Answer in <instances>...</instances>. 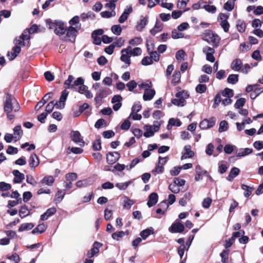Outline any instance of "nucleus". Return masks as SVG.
<instances>
[{
  "mask_svg": "<svg viewBox=\"0 0 263 263\" xmlns=\"http://www.w3.org/2000/svg\"><path fill=\"white\" fill-rule=\"evenodd\" d=\"M233 96L232 89L225 88L222 91L216 95L214 98V107H216L221 102L223 106H227L232 103L231 98Z\"/></svg>",
  "mask_w": 263,
  "mask_h": 263,
  "instance_id": "f257e3e1",
  "label": "nucleus"
},
{
  "mask_svg": "<svg viewBox=\"0 0 263 263\" xmlns=\"http://www.w3.org/2000/svg\"><path fill=\"white\" fill-rule=\"evenodd\" d=\"M202 38L208 43L212 44L214 47H217L220 41V37L210 30L205 31Z\"/></svg>",
  "mask_w": 263,
  "mask_h": 263,
  "instance_id": "f03ea898",
  "label": "nucleus"
},
{
  "mask_svg": "<svg viewBox=\"0 0 263 263\" xmlns=\"http://www.w3.org/2000/svg\"><path fill=\"white\" fill-rule=\"evenodd\" d=\"M20 106L17 101L10 96H8L4 103V110L6 113L16 112L19 110Z\"/></svg>",
  "mask_w": 263,
  "mask_h": 263,
  "instance_id": "7ed1b4c3",
  "label": "nucleus"
},
{
  "mask_svg": "<svg viewBox=\"0 0 263 263\" xmlns=\"http://www.w3.org/2000/svg\"><path fill=\"white\" fill-rule=\"evenodd\" d=\"M80 29V25H77L76 27L70 26L66 29V35L62 36V39L66 41L73 42L75 41L77 33Z\"/></svg>",
  "mask_w": 263,
  "mask_h": 263,
  "instance_id": "20e7f679",
  "label": "nucleus"
},
{
  "mask_svg": "<svg viewBox=\"0 0 263 263\" xmlns=\"http://www.w3.org/2000/svg\"><path fill=\"white\" fill-rule=\"evenodd\" d=\"M24 41L21 39L20 37L18 39H16L14 41L15 46L12 48V52L8 53V57L10 60H12L15 58L18 53L20 52L21 50V47L25 46Z\"/></svg>",
  "mask_w": 263,
  "mask_h": 263,
  "instance_id": "39448f33",
  "label": "nucleus"
},
{
  "mask_svg": "<svg viewBox=\"0 0 263 263\" xmlns=\"http://www.w3.org/2000/svg\"><path fill=\"white\" fill-rule=\"evenodd\" d=\"M189 96L187 92L182 91L176 94V98L172 100V103L178 106H183L185 105V99Z\"/></svg>",
  "mask_w": 263,
  "mask_h": 263,
  "instance_id": "423d86ee",
  "label": "nucleus"
},
{
  "mask_svg": "<svg viewBox=\"0 0 263 263\" xmlns=\"http://www.w3.org/2000/svg\"><path fill=\"white\" fill-rule=\"evenodd\" d=\"M160 124L158 122H155L153 125H145L144 129L145 132L144 133V136L148 138L153 136L154 133L159 130Z\"/></svg>",
  "mask_w": 263,
  "mask_h": 263,
  "instance_id": "0eeeda50",
  "label": "nucleus"
},
{
  "mask_svg": "<svg viewBox=\"0 0 263 263\" xmlns=\"http://www.w3.org/2000/svg\"><path fill=\"white\" fill-rule=\"evenodd\" d=\"M130 49V46H128L126 48H124L121 50V56L120 57V60L122 62H124L125 64H126L127 66L130 65V54L129 52Z\"/></svg>",
  "mask_w": 263,
  "mask_h": 263,
  "instance_id": "6e6552de",
  "label": "nucleus"
},
{
  "mask_svg": "<svg viewBox=\"0 0 263 263\" xmlns=\"http://www.w3.org/2000/svg\"><path fill=\"white\" fill-rule=\"evenodd\" d=\"M70 136L71 140L74 143L81 146H83L84 145L85 142L79 132L72 130L70 134Z\"/></svg>",
  "mask_w": 263,
  "mask_h": 263,
  "instance_id": "1a4fd4ad",
  "label": "nucleus"
},
{
  "mask_svg": "<svg viewBox=\"0 0 263 263\" xmlns=\"http://www.w3.org/2000/svg\"><path fill=\"white\" fill-rule=\"evenodd\" d=\"M203 52L206 55V60L210 62L213 63L215 59L214 56L215 50L210 47L205 46L202 49Z\"/></svg>",
  "mask_w": 263,
  "mask_h": 263,
  "instance_id": "9d476101",
  "label": "nucleus"
},
{
  "mask_svg": "<svg viewBox=\"0 0 263 263\" xmlns=\"http://www.w3.org/2000/svg\"><path fill=\"white\" fill-rule=\"evenodd\" d=\"M184 230V226L183 224L178 221H176L173 223L169 228L168 230L170 232L174 233H182Z\"/></svg>",
  "mask_w": 263,
  "mask_h": 263,
  "instance_id": "9b49d317",
  "label": "nucleus"
},
{
  "mask_svg": "<svg viewBox=\"0 0 263 263\" xmlns=\"http://www.w3.org/2000/svg\"><path fill=\"white\" fill-rule=\"evenodd\" d=\"M215 124V120L212 118L209 119H204L202 120L199 124V127L202 129H206L212 127Z\"/></svg>",
  "mask_w": 263,
  "mask_h": 263,
  "instance_id": "f8f14e48",
  "label": "nucleus"
},
{
  "mask_svg": "<svg viewBox=\"0 0 263 263\" xmlns=\"http://www.w3.org/2000/svg\"><path fill=\"white\" fill-rule=\"evenodd\" d=\"M68 94V92L66 90L62 91L59 101L58 102L55 101V104L57 105V108L62 109L64 108L65 102L67 99Z\"/></svg>",
  "mask_w": 263,
  "mask_h": 263,
  "instance_id": "ddd939ff",
  "label": "nucleus"
},
{
  "mask_svg": "<svg viewBox=\"0 0 263 263\" xmlns=\"http://www.w3.org/2000/svg\"><path fill=\"white\" fill-rule=\"evenodd\" d=\"M194 155V153L193 151L191 150V146L189 145H185L184 147L183 151L182 153V156L181 157V159H185L187 158H190L193 157Z\"/></svg>",
  "mask_w": 263,
  "mask_h": 263,
  "instance_id": "4468645a",
  "label": "nucleus"
},
{
  "mask_svg": "<svg viewBox=\"0 0 263 263\" xmlns=\"http://www.w3.org/2000/svg\"><path fill=\"white\" fill-rule=\"evenodd\" d=\"M102 246V243L97 241L95 242L92 248L87 252V256L89 258L92 257L99 252V248L101 247Z\"/></svg>",
  "mask_w": 263,
  "mask_h": 263,
  "instance_id": "2eb2a0df",
  "label": "nucleus"
},
{
  "mask_svg": "<svg viewBox=\"0 0 263 263\" xmlns=\"http://www.w3.org/2000/svg\"><path fill=\"white\" fill-rule=\"evenodd\" d=\"M120 156L119 153L117 152L109 153L107 155L106 159L108 163L113 164L119 159Z\"/></svg>",
  "mask_w": 263,
  "mask_h": 263,
  "instance_id": "dca6fc26",
  "label": "nucleus"
},
{
  "mask_svg": "<svg viewBox=\"0 0 263 263\" xmlns=\"http://www.w3.org/2000/svg\"><path fill=\"white\" fill-rule=\"evenodd\" d=\"M13 134L12 135L14 137V141H17L19 140L22 138L23 134L21 126L18 125L15 126L13 129Z\"/></svg>",
  "mask_w": 263,
  "mask_h": 263,
  "instance_id": "f3484780",
  "label": "nucleus"
},
{
  "mask_svg": "<svg viewBox=\"0 0 263 263\" xmlns=\"http://www.w3.org/2000/svg\"><path fill=\"white\" fill-rule=\"evenodd\" d=\"M148 23V17L146 16L141 17L140 20L138 22L136 25V29L139 31H141L144 28L145 26Z\"/></svg>",
  "mask_w": 263,
  "mask_h": 263,
  "instance_id": "a211bd4d",
  "label": "nucleus"
},
{
  "mask_svg": "<svg viewBox=\"0 0 263 263\" xmlns=\"http://www.w3.org/2000/svg\"><path fill=\"white\" fill-rule=\"evenodd\" d=\"M28 163L30 166L32 168H35L38 166L40 161L36 154H32L31 155L28 160Z\"/></svg>",
  "mask_w": 263,
  "mask_h": 263,
  "instance_id": "6ab92c4d",
  "label": "nucleus"
},
{
  "mask_svg": "<svg viewBox=\"0 0 263 263\" xmlns=\"http://www.w3.org/2000/svg\"><path fill=\"white\" fill-rule=\"evenodd\" d=\"M253 152V149L250 148H241L237 150L236 156L238 157H245L251 154Z\"/></svg>",
  "mask_w": 263,
  "mask_h": 263,
  "instance_id": "aec40b11",
  "label": "nucleus"
},
{
  "mask_svg": "<svg viewBox=\"0 0 263 263\" xmlns=\"http://www.w3.org/2000/svg\"><path fill=\"white\" fill-rule=\"evenodd\" d=\"M133 9L132 6H129V7L126 8L123 13L120 16L119 19V22L120 23H124L128 17L129 14L132 12Z\"/></svg>",
  "mask_w": 263,
  "mask_h": 263,
  "instance_id": "412c9836",
  "label": "nucleus"
},
{
  "mask_svg": "<svg viewBox=\"0 0 263 263\" xmlns=\"http://www.w3.org/2000/svg\"><path fill=\"white\" fill-rule=\"evenodd\" d=\"M156 92L155 90L153 89H146L144 91L143 98L144 101H149L151 100L154 96H155Z\"/></svg>",
  "mask_w": 263,
  "mask_h": 263,
  "instance_id": "4be33fe9",
  "label": "nucleus"
},
{
  "mask_svg": "<svg viewBox=\"0 0 263 263\" xmlns=\"http://www.w3.org/2000/svg\"><path fill=\"white\" fill-rule=\"evenodd\" d=\"M123 208L129 210L131 206L135 203V201L129 199L127 196H124L122 198Z\"/></svg>",
  "mask_w": 263,
  "mask_h": 263,
  "instance_id": "5701e85b",
  "label": "nucleus"
},
{
  "mask_svg": "<svg viewBox=\"0 0 263 263\" xmlns=\"http://www.w3.org/2000/svg\"><path fill=\"white\" fill-rule=\"evenodd\" d=\"M158 201V195L156 193L151 194L148 197V201L147 202V205L149 207H152Z\"/></svg>",
  "mask_w": 263,
  "mask_h": 263,
  "instance_id": "b1692460",
  "label": "nucleus"
},
{
  "mask_svg": "<svg viewBox=\"0 0 263 263\" xmlns=\"http://www.w3.org/2000/svg\"><path fill=\"white\" fill-rule=\"evenodd\" d=\"M163 27V25L161 22L157 21L154 27L150 30V32L155 35L162 30Z\"/></svg>",
  "mask_w": 263,
  "mask_h": 263,
  "instance_id": "393cba45",
  "label": "nucleus"
},
{
  "mask_svg": "<svg viewBox=\"0 0 263 263\" xmlns=\"http://www.w3.org/2000/svg\"><path fill=\"white\" fill-rule=\"evenodd\" d=\"M13 174L15 177L13 181L16 183L21 182L25 178L24 175L20 172L18 170H14L13 171Z\"/></svg>",
  "mask_w": 263,
  "mask_h": 263,
  "instance_id": "a878e982",
  "label": "nucleus"
},
{
  "mask_svg": "<svg viewBox=\"0 0 263 263\" xmlns=\"http://www.w3.org/2000/svg\"><path fill=\"white\" fill-rule=\"evenodd\" d=\"M66 29L64 28V24L61 22H59L56 28H55L54 32L59 36H63L65 33Z\"/></svg>",
  "mask_w": 263,
  "mask_h": 263,
  "instance_id": "bb28decb",
  "label": "nucleus"
},
{
  "mask_svg": "<svg viewBox=\"0 0 263 263\" xmlns=\"http://www.w3.org/2000/svg\"><path fill=\"white\" fill-rule=\"evenodd\" d=\"M241 61L239 59H235L232 62L231 67L233 70L239 71L241 70Z\"/></svg>",
  "mask_w": 263,
  "mask_h": 263,
  "instance_id": "cd10ccee",
  "label": "nucleus"
},
{
  "mask_svg": "<svg viewBox=\"0 0 263 263\" xmlns=\"http://www.w3.org/2000/svg\"><path fill=\"white\" fill-rule=\"evenodd\" d=\"M128 234V232L127 231H118L114 233L111 237L113 239L119 241L125 235H127Z\"/></svg>",
  "mask_w": 263,
  "mask_h": 263,
  "instance_id": "c85d7f7f",
  "label": "nucleus"
},
{
  "mask_svg": "<svg viewBox=\"0 0 263 263\" xmlns=\"http://www.w3.org/2000/svg\"><path fill=\"white\" fill-rule=\"evenodd\" d=\"M54 182V179L52 176H47L44 177L41 181V184L51 186Z\"/></svg>",
  "mask_w": 263,
  "mask_h": 263,
  "instance_id": "c756f323",
  "label": "nucleus"
},
{
  "mask_svg": "<svg viewBox=\"0 0 263 263\" xmlns=\"http://www.w3.org/2000/svg\"><path fill=\"white\" fill-rule=\"evenodd\" d=\"M107 90L101 88L97 91L95 100L99 101L107 95Z\"/></svg>",
  "mask_w": 263,
  "mask_h": 263,
  "instance_id": "7c9ffc66",
  "label": "nucleus"
},
{
  "mask_svg": "<svg viewBox=\"0 0 263 263\" xmlns=\"http://www.w3.org/2000/svg\"><path fill=\"white\" fill-rule=\"evenodd\" d=\"M240 172V170L237 167H233L227 177V179L229 181L232 180V179L237 176Z\"/></svg>",
  "mask_w": 263,
  "mask_h": 263,
  "instance_id": "2f4dec72",
  "label": "nucleus"
},
{
  "mask_svg": "<svg viewBox=\"0 0 263 263\" xmlns=\"http://www.w3.org/2000/svg\"><path fill=\"white\" fill-rule=\"evenodd\" d=\"M181 124V122L179 119L171 118L169 120L167 127L168 129H170L173 126H180Z\"/></svg>",
  "mask_w": 263,
  "mask_h": 263,
  "instance_id": "473e14b6",
  "label": "nucleus"
},
{
  "mask_svg": "<svg viewBox=\"0 0 263 263\" xmlns=\"http://www.w3.org/2000/svg\"><path fill=\"white\" fill-rule=\"evenodd\" d=\"M236 27L239 32H244L246 30V25L245 22L241 20H238L236 22Z\"/></svg>",
  "mask_w": 263,
  "mask_h": 263,
  "instance_id": "72a5a7b5",
  "label": "nucleus"
},
{
  "mask_svg": "<svg viewBox=\"0 0 263 263\" xmlns=\"http://www.w3.org/2000/svg\"><path fill=\"white\" fill-rule=\"evenodd\" d=\"M153 234H154V229L153 228L151 227L141 231L140 236L143 239H145L148 236Z\"/></svg>",
  "mask_w": 263,
  "mask_h": 263,
  "instance_id": "f704fd0d",
  "label": "nucleus"
},
{
  "mask_svg": "<svg viewBox=\"0 0 263 263\" xmlns=\"http://www.w3.org/2000/svg\"><path fill=\"white\" fill-rule=\"evenodd\" d=\"M30 214V211L26 205L22 206L19 211V215L23 218Z\"/></svg>",
  "mask_w": 263,
  "mask_h": 263,
  "instance_id": "c9c22d12",
  "label": "nucleus"
},
{
  "mask_svg": "<svg viewBox=\"0 0 263 263\" xmlns=\"http://www.w3.org/2000/svg\"><path fill=\"white\" fill-rule=\"evenodd\" d=\"M34 227V225L32 223H25L21 225L18 229V231H24L31 230Z\"/></svg>",
  "mask_w": 263,
  "mask_h": 263,
  "instance_id": "e433bc0d",
  "label": "nucleus"
},
{
  "mask_svg": "<svg viewBox=\"0 0 263 263\" xmlns=\"http://www.w3.org/2000/svg\"><path fill=\"white\" fill-rule=\"evenodd\" d=\"M164 171V166L159 163L158 162V164L156 165L155 168L152 171L153 174L156 175L157 174H161Z\"/></svg>",
  "mask_w": 263,
  "mask_h": 263,
  "instance_id": "4c0bfd02",
  "label": "nucleus"
},
{
  "mask_svg": "<svg viewBox=\"0 0 263 263\" xmlns=\"http://www.w3.org/2000/svg\"><path fill=\"white\" fill-rule=\"evenodd\" d=\"M65 195V192L64 191H62V190L58 191L55 196L54 200L55 201L56 203L60 202L63 199Z\"/></svg>",
  "mask_w": 263,
  "mask_h": 263,
  "instance_id": "58836bf2",
  "label": "nucleus"
},
{
  "mask_svg": "<svg viewBox=\"0 0 263 263\" xmlns=\"http://www.w3.org/2000/svg\"><path fill=\"white\" fill-rule=\"evenodd\" d=\"M74 79V78L72 76L69 75L67 80H66L64 82L65 87L67 89L72 88V83Z\"/></svg>",
  "mask_w": 263,
  "mask_h": 263,
  "instance_id": "ea45409f",
  "label": "nucleus"
},
{
  "mask_svg": "<svg viewBox=\"0 0 263 263\" xmlns=\"http://www.w3.org/2000/svg\"><path fill=\"white\" fill-rule=\"evenodd\" d=\"M46 229L47 226L45 223H43L38 225L37 227L32 231V233H35L36 232H38L40 233H42L46 230Z\"/></svg>",
  "mask_w": 263,
  "mask_h": 263,
  "instance_id": "a19ab883",
  "label": "nucleus"
},
{
  "mask_svg": "<svg viewBox=\"0 0 263 263\" xmlns=\"http://www.w3.org/2000/svg\"><path fill=\"white\" fill-rule=\"evenodd\" d=\"M228 128L229 124L228 122L226 121L223 120L220 122L218 130L220 133L223 132L227 131L228 129Z\"/></svg>",
  "mask_w": 263,
  "mask_h": 263,
  "instance_id": "79ce46f5",
  "label": "nucleus"
},
{
  "mask_svg": "<svg viewBox=\"0 0 263 263\" xmlns=\"http://www.w3.org/2000/svg\"><path fill=\"white\" fill-rule=\"evenodd\" d=\"M228 82L232 84L236 83L238 81V75L232 74H230L227 79Z\"/></svg>",
  "mask_w": 263,
  "mask_h": 263,
  "instance_id": "37998d69",
  "label": "nucleus"
},
{
  "mask_svg": "<svg viewBox=\"0 0 263 263\" xmlns=\"http://www.w3.org/2000/svg\"><path fill=\"white\" fill-rule=\"evenodd\" d=\"M142 39L140 37H135L129 41V44L133 46H137L141 44Z\"/></svg>",
  "mask_w": 263,
  "mask_h": 263,
  "instance_id": "c03bdc74",
  "label": "nucleus"
},
{
  "mask_svg": "<svg viewBox=\"0 0 263 263\" xmlns=\"http://www.w3.org/2000/svg\"><path fill=\"white\" fill-rule=\"evenodd\" d=\"M129 52L130 55L134 57L139 56L142 53V49L140 47H136L133 49H132V48L130 47Z\"/></svg>",
  "mask_w": 263,
  "mask_h": 263,
  "instance_id": "a18cd8bd",
  "label": "nucleus"
},
{
  "mask_svg": "<svg viewBox=\"0 0 263 263\" xmlns=\"http://www.w3.org/2000/svg\"><path fill=\"white\" fill-rule=\"evenodd\" d=\"M181 78V74L179 71H176L174 72L173 75V79L172 82L174 84L178 83L180 80Z\"/></svg>",
  "mask_w": 263,
  "mask_h": 263,
  "instance_id": "49530a36",
  "label": "nucleus"
},
{
  "mask_svg": "<svg viewBox=\"0 0 263 263\" xmlns=\"http://www.w3.org/2000/svg\"><path fill=\"white\" fill-rule=\"evenodd\" d=\"M54 106L57 107L55 101H52L49 102L46 106L45 111L47 114H49L52 112L54 109Z\"/></svg>",
  "mask_w": 263,
  "mask_h": 263,
  "instance_id": "de8ad7c7",
  "label": "nucleus"
},
{
  "mask_svg": "<svg viewBox=\"0 0 263 263\" xmlns=\"http://www.w3.org/2000/svg\"><path fill=\"white\" fill-rule=\"evenodd\" d=\"M131 181H127L125 182L117 183L116 186L120 190H124L127 188L128 185L130 184Z\"/></svg>",
  "mask_w": 263,
  "mask_h": 263,
  "instance_id": "09e8293b",
  "label": "nucleus"
},
{
  "mask_svg": "<svg viewBox=\"0 0 263 263\" xmlns=\"http://www.w3.org/2000/svg\"><path fill=\"white\" fill-rule=\"evenodd\" d=\"M229 253V251L228 250H224L220 254V256L221 257V261L223 263H228V259Z\"/></svg>",
  "mask_w": 263,
  "mask_h": 263,
  "instance_id": "8fccbe9b",
  "label": "nucleus"
},
{
  "mask_svg": "<svg viewBox=\"0 0 263 263\" xmlns=\"http://www.w3.org/2000/svg\"><path fill=\"white\" fill-rule=\"evenodd\" d=\"M241 188L242 190L245 191V193L244 194V195L246 197H249L253 191V189L252 187H250L248 186V185L242 184L241 185Z\"/></svg>",
  "mask_w": 263,
  "mask_h": 263,
  "instance_id": "3c124183",
  "label": "nucleus"
},
{
  "mask_svg": "<svg viewBox=\"0 0 263 263\" xmlns=\"http://www.w3.org/2000/svg\"><path fill=\"white\" fill-rule=\"evenodd\" d=\"M203 8H204L206 11L211 13H214L216 10V8L215 6L213 5H207L204 2Z\"/></svg>",
  "mask_w": 263,
  "mask_h": 263,
  "instance_id": "603ef678",
  "label": "nucleus"
},
{
  "mask_svg": "<svg viewBox=\"0 0 263 263\" xmlns=\"http://www.w3.org/2000/svg\"><path fill=\"white\" fill-rule=\"evenodd\" d=\"M111 31L113 33L117 35H119L121 33L122 29L120 25H113L111 28Z\"/></svg>",
  "mask_w": 263,
  "mask_h": 263,
  "instance_id": "864d4df0",
  "label": "nucleus"
},
{
  "mask_svg": "<svg viewBox=\"0 0 263 263\" xmlns=\"http://www.w3.org/2000/svg\"><path fill=\"white\" fill-rule=\"evenodd\" d=\"M206 88L205 84H199L196 87V91L198 93H202L206 91Z\"/></svg>",
  "mask_w": 263,
  "mask_h": 263,
  "instance_id": "5fc2aeb1",
  "label": "nucleus"
},
{
  "mask_svg": "<svg viewBox=\"0 0 263 263\" xmlns=\"http://www.w3.org/2000/svg\"><path fill=\"white\" fill-rule=\"evenodd\" d=\"M101 15L102 17L104 18H109L112 16H114L116 15V12L115 11H103L101 13Z\"/></svg>",
  "mask_w": 263,
  "mask_h": 263,
  "instance_id": "6e6d98bb",
  "label": "nucleus"
},
{
  "mask_svg": "<svg viewBox=\"0 0 263 263\" xmlns=\"http://www.w3.org/2000/svg\"><path fill=\"white\" fill-rule=\"evenodd\" d=\"M77 177V174L75 173H68L65 176L66 179L70 182L76 180Z\"/></svg>",
  "mask_w": 263,
  "mask_h": 263,
  "instance_id": "4d7b16f0",
  "label": "nucleus"
},
{
  "mask_svg": "<svg viewBox=\"0 0 263 263\" xmlns=\"http://www.w3.org/2000/svg\"><path fill=\"white\" fill-rule=\"evenodd\" d=\"M186 54L183 50L178 51L176 54V58L178 61L184 60Z\"/></svg>",
  "mask_w": 263,
  "mask_h": 263,
  "instance_id": "13d9d810",
  "label": "nucleus"
},
{
  "mask_svg": "<svg viewBox=\"0 0 263 263\" xmlns=\"http://www.w3.org/2000/svg\"><path fill=\"white\" fill-rule=\"evenodd\" d=\"M234 3L232 1H228L224 5V8L227 11H231L234 8Z\"/></svg>",
  "mask_w": 263,
  "mask_h": 263,
  "instance_id": "bf43d9fd",
  "label": "nucleus"
},
{
  "mask_svg": "<svg viewBox=\"0 0 263 263\" xmlns=\"http://www.w3.org/2000/svg\"><path fill=\"white\" fill-rule=\"evenodd\" d=\"M69 23L71 26L73 27V26H74V27H76L77 25L81 26V25L79 24V17L78 16H74L69 21Z\"/></svg>",
  "mask_w": 263,
  "mask_h": 263,
  "instance_id": "052dcab7",
  "label": "nucleus"
},
{
  "mask_svg": "<svg viewBox=\"0 0 263 263\" xmlns=\"http://www.w3.org/2000/svg\"><path fill=\"white\" fill-rule=\"evenodd\" d=\"M153 60L150 57H144L141 61V64L144 66L151 65L153 64Z\"/></svg>",
  "mask_w": 263,
  "mask_h": 263,
  "instance_id": "680f3d73",
  "label": "nucleus"
},
{
  "mask_svg": "<svg viewBox=\"0 0 263 263\" xmlns=\"http://www.w3.org/2000/svg\"><path fill=\"white\" fill-rule=\"evenodd\" d=\"M11 187L10 184L7 183L5 182H0V190L1 191H6L9 190Z\"/></svg>",
  "mask_w": 263,
  "mask_h": 263,
  "instance_id": "e2e57ef3",
  "label": "nucleus"
},
{
  "mask_svg": "<svg viewBox=\"0 0 263 263\" xmlns=\"http://www.w3.org/2000/svg\"><path fill=\"white\" fill-rule=\"evenodd\" d=\"M169 189L174 193H178L180 191V188L178 185H176L174 182L171 183L169 186Z\"/></svg>",
  "mask_w": 263,
  "mask_h": 263,
  "instance_id": "0e129e2a",
  "label": "nucleus"
},
{
  "mask_svg": "<svg viewBox=\"0 0 263 263\" xmlns=\"http://www.w3.org/2000/svg\"><path fill=\"white\" fill-rule=\"evenodd\" d=\"M183 34L179 32L178 30H174L172 32V37L174 39L182 38Z\"/></svg>",
  "mask_w": 263,
  "mask_h": 263,
  "instance_id": "69168bd1",
  "label": "nucleus"
},
{
  "mask_svg": "<svg viewBox=\"0 0 263 263\" xmlns=\"http://www.w3.org/2000/svg\"><path fill=\"white\" fill-rule=\"evenodd\" d=\"M201 70L203 72L210 74L212 72V67L208 64H205L202 67Z\"/></svg>",
  "mask_w": 263,
  "mask_h": 263,
  "instance_id": "338daca9",
  "label": "nucleus"
},
{
  "mask_svg": "<svg viewBox=\"0 0 263 263\" xmlns=\"http://www.w3.org/2000/svg\"><path fill=\"white\" fill-rule=\"evenodd\" d=\"M139 87L140 88L144 89L145 91L146 89H150L152 87V84L151 82L147 81L139 84Z\"/></svg>",
  "mask_w": 263,
  "mask_h": 263,
  "instance_id": "774afa93",
  "label": "nucleus"
}]
</instances>
